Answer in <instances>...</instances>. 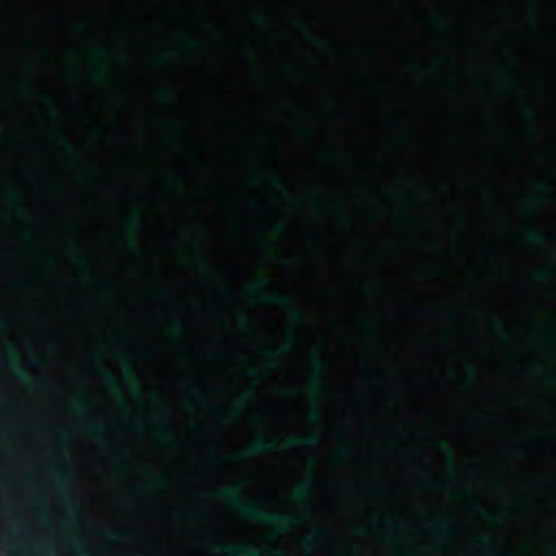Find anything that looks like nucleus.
Here are the masks:
<instances>
[{
  "label": "nucleus",
  "instance_id": "nucleus-1",
  "mask_svg": "<svg viewBox=\"0 0 556 556\" xmlns=\"http://www.w3.org/2000/svg\"><path fill=\"white\" fill-rule=\"evenodd\" d=\"M227 497L236 504L240 514L247 518L263 521L270 525H292V519L289 516L281 515L277 511L263 509L258 506L241 501L237 491L231 490L227 492Z\"/></svg>",
  "mask_w": 556,
  "mask_h": 556
},
{
  "label": "nucleus",
  "instance_id": "nucleus-2",
  "mask_svg": "<svg viewBox=\"0 0 556 556\" xmlns=\"http://www.w3.org/2000/svg\"><path fill=\"white\" fill-rule=\"evenodd\" d=\"M275 450V445L268 441H257L248 448V456L253 457L261 454L269 453Z\"/></svg>",
  "mask_w": 556,
  "mask_h": 556
},
{
  "label": "nucleus",
  "instance_id": "nucleus-3",
  "mask_svg": "<svg viewBox=\"0 0 556 556\" xmlns=\"http://www.w3.org/2000/svg\"><path fill=\"white\" fill-rule=\"evenodd\" d=\"M312 363H313L312 374L316 378H321L324 375V365H323L321 359L316 354H314L312 356Z\"/></svg>",
  "mask_w": 556,
  "mask_h": 556
},
{
  "label": "nucleus",
  "instance_id": "nucleus-4",
  "mask_svg": "<svg viewBox=\"0 0 556 556\" xmlns=\"http://www.w3.org/2000/svg\"><path fill=\"white\" fill-rule=\"evenodd\" d=\"M453 527L447 520H442L437 527L432 528L431 530L437 533H450L452 531Z\"/></svg>",
  "mask_w": 556,
  "mask_h": 556
},
{
  "label": "nucleus",
  "instance_id": "nucleus-5",
  "mask_svg": "<svg viewBox=\"0 0 556 556\" xmlns=\"http://www.w3.org/2000/svg\"><path fill=\"white\" fill-rule=\"evenodd\" d=\"M312 485L309 483H302L298 485L296 490L301 496H306L311 493Z\"/></svg>",
  "mask_w": 556,
  "mask_h": 556
},
{
  "label": "nucleus",
  "instance_id": "nucleus-6",
  "mask_svg": "<svg viewBox=\"0 0 556 556\" xmlns=\"http://www.w3.org/2000/svg\"><path fill=\"white\" fill-rule=\"evenodd\" d=\"M58 141L62 143V147L66 152L72 153L75 151L74 147L63 136H59Z\"/></svg>",
  "mask_w": 556,
  "mask_h": 556
},
{
  "label": "nucleus",
  "instance_id": "nucleus-7",
  "mask_svg": "<svg viewBox=\"0 0 556 556\" xmlns=\"http://www.w3.org/2000/svg\"><path fill=\"white\" fill-rule=\"evenodd\" d=\"M264 301L268 304H271V305H277L281 302L280 298L276 296V295H267L266 298H264Z\"/></svg>",
  "mask_w": 556,
  "mask_h": 556
},
{
  "label": "nucleus",
  "instance_id": "nucleus-8",
  "mask_svg": "<svg viewBox=\"0 0 556 556\" xmlns=\"http://www.w3.org/2000/svg\"><path fill=\"white\" fill-rule=\"evenodd\" d=\"M308 418L313 422H318L320 420V414L317 410H311L308 413Z\"/></svg>",
  "mask_w": 556,
  "mask_h": 556
},
{
  "label": "nucleus",
  "instance_id": "nucleus-9",
  "mask_svg": "<svg viewBox=\"0 0 556 556\" xmlns=\"http://www.w3.org/2000/svg\"><path fill=\"white\" fill-rule=\"evenodd\" d=\"M125 377H126L127 379H131V380H132V382H134V389H135V391H136V392H138V390H139V389H138V383H137L136 379L134 378L132 374H131L129 370H127V371H126V374H125Z\"/></svg>",
  "mask_w": 556,
  "mask_h": 556
},
{
  "label": "nucleus",
  "instance_id": "nucleus-10",
  "mask_svg": "<svg viewBox=\"0 0 556 556\" xmlns=\"http://www.w3.org/2000/svg\"><path fill=\"white\" fill-rule=\"evenodd\" d=\"M62 495L65 500L67 501H74L75 500V495L74 493L70 492V491H63L62 492Z\"/></svg>",
  "mask_w": 556,
  "mask_h": 556
},
{
  "label": "nucleus",
  "instance_id": "nucleus-11",
  "mask_svg": "<svg viewBox=\"0 0 556 556\" xmlns=\"http://www.w3.org/2000/svg\"><path fill=\"white\" fill-rule=\"evenodd\" d=\"M110 535H111V538L113 540H119L124 535V532H122V531H113V532L110 533Z\"/></svg>",
  "mask_w": 556,
  "mask_h": 556
},
{
  "label": "nucleus",
  "instance_id": "nucleus-12",
  "mask_svg": "<svg viewBox=\"0 0 556 556\" xmlns=\"http://www.w3.org/2000/svg\"><path fill=\"white\" fill-rule=\"evenodd\" d=\"M427 483L429 486L435 488V489L441 486V483H439L438 481H435L433 479H427Z\"/></svg>",
  "mask_w": 556,
  "mask_h": 556
},
{
  "label": "nucleus",
  "instance_id": "nucleus-13",
  "mask_svg": "<svg viewBox=\"0 0 556 556\" xmlns=\"http://www.w3.org/2000/svg\"><path fill=\"white\" fill-rule=\"evenodd\" d=\"M528 236H529V238H530L531 240H534V241H540V240H541V237H539V236L536 235V232H535V231H533V230L529 231Z\"/></svg>",
  "mask_w": 556,
  "mask_h": 556
},
{
  "label": "nucleus",
  "instance_id": "nucleus-14",
  "mask_svg": "<svg viewBox=\"0 0 556 556\" xmlns=\"http://www.w3.org/2000/svg\"><path fill=\"white\" fill-rule=\"evenodd\" d=\"M103 379H104V381H105L106 383H110V384L115 382V380H114V378H113L112 374H105V375H104V377H103Z\"/></svg>",
  "mask_w": 556,
  "mask_h": 556
},
{
  "label": "nucleus",
  "instance_id": "nucleus-15",
  "mask_svg": "<svg viewBox=\"0 0 556 556\" xmlns=\"http://www.w3.org/2000/svg\"><path fill=\"white\" fill-rule=\"evenodd\" d=\"M273 229L275 231H280L282 229V225L279 223H275V224H273Z\"/></svg>",
  "mask_w": 556,
  "mask_h": 556
},
{
  "label": "nucleus",
  "instance_id": "nucleus-16",
  "mask_svg": "<svg viewBox=\"0 0 556 556\" xmlns=\"http://www.w3.org/2000/svg\"><path fill=\"white\" fill-rule=\"evenodd\" d=\"M317 441H318V440H317V438H316V437H309V438L306 440V442H307L308 444H316V443H317Z\"/></svg>",
  "mask_w": 556,
  "mask_h": 556
},
{
  "label": "nucleus",
  "instance_id": "nucleus-17",
  "mask_svg": "<svg viewBox=\"0 0 556 556\" xmlns=\"http://www.w3.org/2000/svg\"><path fill=\"white\" fill-rule=\"evenodd\" d=\"M92 430H93L94 432H98V431L100 430L99 425H98V424H93V425H92Z\"/></svg>",
  "mask_w": 556,
  "mask_h": 556
},
{
  "label": "nucleus",
  "instance_id": "nucleus-18",
  "mask_svg": "<svg viewBox=\"0 0 556 556\" xmlns=\"http://www.w3.org/2000/svg\"><path fill=\"white\" fill-rule=\"evenodd\" d=\"M161 434L163 438H169V432L166 430L162 431Z\"/></svg>",
  "mask_w": 556,
  "mask_h": 556
},
{
  "label": "nucleus",
  "instance_id": "nucleus-19",
  "mask_svg": "<svg viewBox=\"0 0 556 556\" xmlns=\"http://www.w3.org/2000/svg\"><path fill=\"white\" fill-rule=\"evenodd\" d=\"M11 367H12L14 370L17 368V364H16V362H15V361L11 363Z\"/></svg>",
  "mask_w": 556,
  "mask_h": 556
},
{
  "label": "nucleus",
  "instance_id": "nucleus-20",
  "mask_svg": "<svg viewBox=\"0 0 556 556\" xmlns=\"http://www.w3.org/2000/svg\"><path fill=\"white\" fill-rule=\"evenodd\" d=\"M346 455H348V451L346 450H343V451L340 452V456L343 457V456H346Z\"/></svg>",
  "mask_w": 556,
  "mask_h": 556
},
{
  "label": "nucleus",
  "instance_id": "nucleus-21",
  "mask_svg": "<svg viewBox=\"0 0 556 556\" xmlns=\"http://www.w3.org/2000/svg\"><path fill=\"white\" fill-rule=\"evenodd\" d=\"M549 275V271H541L542 277H547Z\"/></svg>",
  "mask_w": 556,
  "mask_h": 556
},
{
  "label": "nucleus",
  "instance_id": "nucleus-22",
  "mask_svg": "<svg viewBox=\"0 0 556 556\" xmlns=\"http://www.w3.org/2000/svg\"><path fill=\"white\" fill-rule=\"evenodd\" d=\"M447 314H448V316H452V317L456 316L455 312H452V311H448Z\"/></svg>",
  "mask_w": 556,
  "mask_h": 556
},
{
  "label": "nucleus",
  "instance_id": "nucleus-23",
  "mask_svg": "<svg viewBox=\"0 0 556 556\" xmlns=\"http://www.w3.org/2000/svg\"><path fill=\"white\" fill-rule=\"evenodd\" d=\"M56 479H58V481H59V482H61V481H62V479H63V476L58 475Z\"/></svg>",
  "mask_w": 556,
  "mask_h": 556
},
{
  "label": "nucleus",
  "instance_id": "nucleus-24",
  "mask_svg": "<svg viewBox=\"0 0 556 556\" xmlns=\"http://www.w3.org/2000/svg\"><path fill=\"white\" fill-rule=\"evenodd\" d=\"M306 545H307V546H312V545H313V541H312V540H308V541L306 542Z\"/></svg>",
  "mask_w": 556,
  "mask_h": 556
},
{
  "label": "nucleus",
  "instance_id": "nucleus-25",
  "mask_svg": "<svg viewBox=\"0 0 556 556\" xmlns=\"http://www.w3.org/2000/svg\"><path fill=\"white\" fill-rule=\"evenodd\" d=\"M276 185H282V181L279 179H275Z\"/></svg>",
  "mask_w": 556,
  "mask_h": 556
},
{
  "label": "nucleus",
  "instance_id": "nucleus-26",
  "mask_svg": "<svg viewBox=\"0 0 556 556\" xmlns=\"http://www.w3.org/2000/svg\"><path fill=\"white\" fill-rule=\"evenodd\" d=\"M294 314H295L296 316H300V311H294Z\"/></svg>",
  "mask_w": 556,
  "mask_h": 556
},
{
  "label": "nucleus",
  "instance_id": "nucleus-27",
  "mask_svg": "<svg viewBox=\"0 0 556 556\" xmlns=\"http://www.w3.org/2000/svg\"><path fill=\"white\" fill-rule=\"evenodd\" d=\"M79 403H80V404H85V403H86V401L80 399V400H79Z\"/></svg>",
  "mask_w": 556,
  "mask_h": 556
},
{
  "label": "nucleus",
  "instance_id": "nucleus-28",
  "mask_svg": "<svg viewBox=\"0 0 556 556\" xmlns=\"http://www.w3.org/2000/svg\"><path fill=\"white\" fill-rule=\"evenodd\" d=\"M3 434V431L0 429V437Z\"/></svg>",
  "mask_w": 556,
  "mask_h": 556
}]
</instances>
